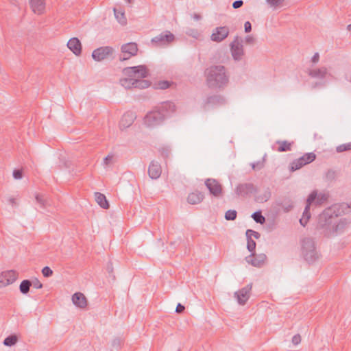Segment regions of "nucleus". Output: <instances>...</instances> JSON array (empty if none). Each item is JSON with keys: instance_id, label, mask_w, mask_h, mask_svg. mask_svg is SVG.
<instances>
[{"instance_id": "1", "label": "nucleus", "mask_w": 351, "mask_h": 351, "mask_svg": "<svg viewBox=\"0 0 351 351\" xmlns=\"http://www.w3.org/2000/svg\"><path fill=\"white\" fill-rule=\"evenodd\" d=\"M176 111L173 103L167 101L162 103L154 110L148 112L144 118L145 124L149 128H154L160 125L165 118Z\"/></svg>"}, {"instance_id": "2", "label": "nucleus", "mask_w": 351, "mask_h": 351, "mask_svg": "<svg viewBox=\"0 0 351 351\" xmlns=\"http://www.w3.org/2000/svg\"><path fill=\"white\" fill-rule=\"evenodd\" d=\"M207 86L210 88H223L229 82V75L222 65H214L205 71Z\"/></svg>"}, {"instance_id": "3", "label": "nucleus", "mask_w": 351, "mask_h": 351, "mask_svg": "<svg viewBox=\"0 0 351 351\" xmlns=\"http://www.w3.org/2000/svg\"><path fill=\"white\" fill-rule=\"evenodd\" d=\"M328 199V195L325 193H319L317 194L316 191H313L308 196L307 200H306V206L305 207V209L303 213V215L302 218L300 219V223L303 226H305V225L307 223L309 218H310V213H309V209L311 204L316 200L317 204H322L324 202H326Z\"/></svg>"}, {"instance_id": "4", "label": "nucleus", "mask_w": 351, "mask_h": 351, "mask_svg": "<svg viewBox=\"0 0 351 351\" xmlns=\"http://www.w3.org/2000/svg\"><path fill=\"white\" fill-rule=\"evenodd\" d=\"M302 254L308 263L314 262L318 258V254L315 250V243L310 238H305L302 242Z\"/></svg>"}, {"instance_id": "5", "label": "nucleus", "mask_w": 351, "mask_h": 351, "mask_svg": "<svg viewBox=\"0 0 351 351\" xmlns=\"http://www.w3.org/2000/svg\"><path fill=\"white\" fill-rule=\"evenodd\" d=\"M147 73V69L144 65L126 67L123 69V74L124 76L132 77L137 80H138L139 78L146 77Z\"/></svg>"}, {"instance_id": "6", "label": "nucleus", "mask_w": 351, "mask_h": 351, "mask_svg": "<svg viewBox=\"0 0 351 351\" xmlns=\"http://www.w3.org/2000/svg\"><path fill=\"white\" fill-rule=\"evenodd\" d=\"M138 52V46L135 43H129L124 44L121 47V53L119 60L125 61L135 56Z\"/></svg>"}, {"instance_id": "7", "label": "nucleus", "mask_w": 351, "mask_h": 351, "mask_svg": "<svg viewBox=\"0 0 351 351\" xmlns=\"http://www.w3.org/2000/svg\"><path fill=\"white\" fill-rule=\"evenodd\" d=\"M19 273L14 270H6L0 273V289L5 288L16 281Z\"/></svg>"}, {"instance_id": "8", "label": "nucleus", "mask_w": 351, "mask_h": 351, "mask_svg": "<svg viewBox=\"0 0 351 351\" xmlns=\"http://www.w3.org/2000/svg\"><path fill=\"white\" fill-rule=\"evenodd\" d=\"M120 83L121 86L125 88H131L133 87L145 88H147L150 85L149 82L147 80H140L129 77H125L123 79H121Z\"/></svg>"}, {"instance_id": "9", "label": "nucleus", "mask_w": 351, "mask_h": 351, "mask_svg": "<svg viewBox=\"0 0 351 351\" xmlns=\"http://www.w3.org/2000/svg\"><path fill=\"white\" fill-rule=\"evenodd\" d=\"M316 158V155L313 153H306L304 154L302 156L293 160L291 164V171H296L302 168L303 166L308 165L313 161H314Z\"/></svg>"}, {"instance_id": "10", "label": "nucleus", "mask_w": 351, "mask_h": 351, "mask_svg": "<svg viewBox=\"0 0 351 351\" xmlns=\"http://www.w3.org/2000/svg\"><path fill=\"white\" fill-rule=\"evenodd\" d=\"M205 185L213 196L218 197L223 195L222 185L217 180L208 178L206 180Z\"/></svg>"}, {"instance_id": "11", "label": "nucleus", "mask_w": 351, "mask_h": 351, "mask_svg": "<svg viewBox=\"0 0 351 351\" xmlns=\"http://www.w3.org/2000/svg\"><path fill=\"white\" fill-rule=\"evenodd\" d=\"M32 12L38 16L43 15L46 12L45 0H28Z\"/></svg>"}, {"instance_id": "12", "label": "nucleus", "mask_w": 351, "mask_h": 351, "mask_svg": "<svg viewBox=\"0 0 351 351\" xmlns=\"http://www.w3.org/2000/svg\"><path fill=\"white\" fill-rule=\"evenodd\" d=\"M252 288V284H249L234 293V296L240 305H244L247 302L250 298Z\"/></svg>"}, {"instance_id": "13", "label": "nucleus", "mask_w": 351, "mask_h": 351, "mask_svg": "<svg viewBox=\"0 0 351 351\" xmlns=\"http://www.w3.org/2000/svg\"><path fill=\"white\" fill-rule=\"evenodd\" d=\"M229 32V28L227 26L216 27L213 31L210 39L214 42H221L228 37Z\"/></svg>"}, {"instance_id": "14", "label": "nucleus", "mask_w": 351, "mask_h": 351, "mask_svg": "<svg viewBox=\"0 0 351 351\" xmlns=\"http://www.w3.org/2000/svg\"><path fill=\"white\" fill-rule=\"evenodd\" d=\"M114 49L110 47H102L93 51V58L96 61H101L112 55Z\"/></svg>"}, {"instance_id": "15", "label": "nucleus", "mask_w": 351, "mask_h": 351, "mask_svg": "<svg viewBox=\"0 0 351 351\" xmlns=\"http://www.w3.org/2000/svg\"><path fill=\"white\" fill-rule=\"evenodd\" d=\"M231 53L234 60H241L243 55V48L241 41L236 38L230 45Z\"/></svg>"}, {"instance_id": "16", "label": "nucleus", "mask_w": 351, "mask_h": 351, "mask_svg": "<svg viewBox=\"0 0 351 351\" xmlns=\"http://www.w3.org/2000/svg\"><path fill=\"white\" fill-rule=\"evenodd\" d=\"M174 40V35L169 32L162 33L160 35L153 38L152 42L158 45H166L171 43Z\"/></svg>"}, {"instance_id": "17", "label": "nucleus", "mask_w": 351, "mask_h": 351, "mask_svg": "<svg viewBox=\"0 0 351 351\" xmlns=\"http://www.w3.org/2000/svg\"><path fill=\"white\" fill-rule=\"evenodd\" d=\"M266 256L264 254H255L246 257V261L254 267H261L266 261Z\"/></svg>"}, {"instance_id": "18", "label": "nucleus", "mask_w": 351, "mask_h": 351, "mask_svg": "<svg viewBox=\"0 0 351 351\" xmlns=\"http://www.w3.org/2000/svg\"><path fill=\"white\" fill-rule=\"evenodd\" d=\"M254 191V186L251 183L239 184L235 189V193L239 196H245L252 193Z\"/></svg>"}, {"instance_id": "19", "label": "nucleus", "mask_w": 351, "mask_h": 351, "mask_svg": "<svg viewBox=\"0 0 351 351\" xmlns=\"http://www.w3.org/2000/svg\"><path fill=\"white\" fill-rule=\"evenodd\" d=\"M72 301L76 306L80 308H84L87 306V300L85 295L80 292L73 295Z\"/></svg>"}, {"instance_id": "20", "label": "nucleus", "mask_w": 351, "mask_h": 351, "mask_svg": "<svg viewBox=\"0 0 351 351\" xmlns=\"http://www.w3.org/2000/svg\"><path fill=\"white\" fill-rule=\"evenodd\" d=\"M310 77L317 79H324L328 74V70L326 67L315 68L308 71Z\"/></svg>"}, {"instance_id": "21", "label": "nucleus", "mask_w": 351, "mask_h": 351, "mask_svg": "<svg viewBox=\"0 0 351 351\" xmlns=\"http://www.w3.org/2000/svg\"><path fill=\"white\" fill-rule=\"evenodd\" d=\"M67 47L75 55L78 56L82 51V45L77 38H71L67 43Z\"/></svg>"}, {"instance_id": "22", "label": "nucleus", "mask_w": 351, "mask_h": 351, "mask_svg": "<svg viewBox=\"0 0 351 351\" xmlns=\"http://www.w3.org/2000/svg\"><path fill=\"white\" fill-rule=\"evenodd\" d=\"M162 169L158 162H152L148 169V173L151 178L157 179L161 175Z\"/></svg>"}, {"instance_id": "23", "label": "nucleus", "mask_w": 351, "mask_h": 351, "mask_svg": "<svg viewBox=\"0 0 351 351\" xmlns=\"http://www.w3.org/2000/svg\"><path fill=\"white\" fill-rule=\"evenodd\" d=\"M135 119V116L132 112L125 113L119 123V126L121 129L127 128L132 124Z\"/></svg>"}, {"instance_id": "24", "label": "nucleus", "mask_w": 351, "mask_h": 351, "mask_svg": "<svg viewBox=\"0 0 351 351\" xmlns=\"http://www.w3.org/2000/svg\"><path fill=\"white\" fill-rule=\"evenodd\" d=\"M204 195L202 192L195 191L189 194L187 202L190 204H197L202 202Z\"/></svg>"}, {"instance_id": "25", "label": "nucleus", "mask_w": 351, "mask_h": 351, "mask_svg": "<svg viewBox=\"0 0 351 351\" xmlns=\"http://www.w3.org/2000/svg\"><path fill=\"white\" fill-rule=\"evenodd\" d=\"M95 199L98 204L103 208L107 209L109 208V204L106 199V196L101 193H95Z\"/></svg>"}, {"instance_id": "26", "label": "nucleus", "mask_w": 351, "mask_h": 351, "mask_svg": "<svg viewBox=\"0 0 351 351\" xmlns=\"http://www.w3.org/2000/svg\"><path fill=\"white\" fill-rule=\"evenodd\" d=\"M277 143L279 145L277 148V151L279 152L290 151L293 144V143H290L287 141H278Z\"/></svg>"}, {"instance_id": "27", "label": "nucleus", "mask_w": 351, "mask_h": 351, "mask_svg": "<svg viewBox=\"0 0 351 351\" xmlns=\"http://www.w3.org/2000/svg\"><path fill=\"white\" fill-rule=\"evenodd\" d=\"M32 285V283L30 280H23L19 285V290H20L21 293L23 294H27L29 291V289Z\"/></svg>"}, {"instance_id": "28", "label": "nucleus", "mask_w": 351, "mask_h": 351, "mask_svg": "<svg viewBox=\"0 0 351 351\" xmlns=\"http://www.w3.org/2000/svg\"><path fill=\"white\" fill-rule=\"evenodd\" d=\"M114 13L116 19L119 21V23L123 25H126L127 19L125 16V13L123 11H119L116 8H114Z\"/></svg>"}, {"instance_id": "29", "label": "nucleus", "mask_w": 351, "mask_h": 351, "mask_svg": "<svg viewBox=\"0 0 351 351\" xmlns=\"http://www.w3.org/2000/svg\"><path fill=\"white\" fill-rule=\"evenodd\" d=\"M19 340V337L16 335H12L6 337L3 341V344L6 346H14Z\"/></svg>"}, {"instance_id": "30", "label": "nucleus", "mask_w": 351, "mask_h": 351, "mask_svg": "<svg viewBox=\"0 0 351 351\" xmlns=\"http://www.w3.org/2000/svg\"><path fill=\"white\" fill-rule=\"evenodd\" d=\"M35 199L38 204L40 205L42 208H45L48 206L47 199L45 198V195L40 193L35 194Z\"/></svg>"}, {"instance_id": "31", "label": "nucleus", "mask_w": 351, "mask_h": 351, "mask_svg": "<svg viewBox=\"0 0 351 351\" xmlns=\"http://www.w3.org/2000/svg\"><path fill=\"white\" fill-rule=\"evenodd\" d=\"M115 162V156L113 154H109L106 157L104 158L103 165L106 167Z\"/></svg>"}, {"instance_id": "32", "label": "nucleus", "mask_w": 351, "mask_h": 351, "mask_svg": "<svg viewBox=\"0 0 351 351\" xmlns=\"http://www.w3.org/2000/svg\"><path fill=\"white\" fill-rule=\"evenodd\" d=\"M252 218L254 220L259 223H264L265 221V217L262 215L261 212H256L252 215Z\"/></svg>"}, {"instance_id": "33", "label": "nucleus", "mask_w": 351, "mask_h": 351, "mask_svg": "<svg viewBox=\"0 0 351 351\" xmlns=\"http://www.w3.org/2000/svg\"><path fill=\"white\" fill-rule=\"evenodd\" d=\"M337 152H343L345 151H348L351 149V142L340 145L337 147Z\"/></svg>"}, {"instance_id": "34", "label": "nucleus", "mask_w": 351, "mask_h": 351, "mask_svg": "<svg viewBox=\"0 0 351 351\" xmlns=\"http://www.w3.org/2000/svg\"><path fill=\"white\" fill-rule=\"evenodd\" d=\"M266 1L270 6L278 8L282 5L284 0H266Z\"/></svg>"}, {"instance_id": "35", "label": "nucleus", "mask_w": 351, "mask_h": 351, "mask_svg": "<svg viewBox=\"0 0 351 351\" xmlns=\"http://www.w3.org/2000/svg\"><path fill=\"white\" fill-rule=\"evenodd\" d=\"M237 217V212L234 210H229L225 214L227 220H234Z\"/></svg>"}, {"instance_id": "36", "label": "nucleus", "mask_w": 351, "mask_h": 351, "mask_svg": "<svg viewBox=\"0 0 351 351\" xmlns=\"http://www.w3.org/2000/svg\"><path fill=\"white\" fill-rule=\"evenodd\" d=\"M247 247L250 252H252L255 250L256 243L254 240L252 239V238H250V237H247Z\"/></svg>"}, {"instance_id": "37", "label": "nucleus", "mask_w": 351, "mask_h": 351, "mask_svg": "<svg viewBox=\"0 0 351 351\" xmlns=\"http://www.w3.org/2000/svg\"><path fill=\"white\" fill-rule=\"evenodd\" d=\"M220 100L221 99L218 96L210 97L207 99L206 104L218 103Z\"/></svg>"}, {"instance_id": "38", "label": "nucleus", "mask_w": 351, "mask_h": 351, "mask_svg": "<svg viewBox=\"0 0 351 351\" xmlns=\"http://www.w3.org/2000/svg\"><path fill=\"white\" fill-rule=\"evenodd\" d=\"M253 236L254 238L258 239L260 237V234L258 232L252 230H247L246 231V237L251 238V237Z\"/></svg>"}, {"instance_id": "39", "label": "nucleus", "mask_w": 351, "mask_h": 351, "mask_svg": "<svg viewBox=\"0 0 351 351\" xmlns=\"http://www.w3.org/2000/svg\"><path fill=\"white\" fill-rule=\"evenodd\" d=\"M42 273L45 277H49L53 274V271L49 267H45L42 269Z\"/></svg>"}, {"instance_id": "40", "label": "nucleus", "mask_w": 351, "mask_h": 351, "mask_svg": "<svg viewBox=\"0 0 351 351\" xmlns=\"http://www.w3.org/2000/svg\"><path fill=\"white\" fill-rule=\"evenodd\" d=\"M301 336L299 334L294 335L292 338V343L293 345L297 346L301 342Z\"/></svg>"}, {"instance_id": "41", "label": "nucleus", "mask_w": 351, "mask_h": 351, "mask_svg": "<svg viewBox=\"0 0 351 351\" xmlns=\"http://www.w3.org/2000/svg\"><path fill=\"white\" fill-rule=\"evenodd\" d=\"M13 177L16 180L21 179L23 177V173L21 170L16 169L13 171Z\"/></svg>"}, {"instance_id": "42", "label": "nucleus", "mask_w": 351, "mask_h": 351, "mask_svg": "<svg viewBox=\"0 0 351 351\" xmlns=\"http://www.w3.org/2000/svg\"><path fill=\"white\" fill-rule=\"evenodd\" d=\"M8 202H9L10 204H11L13 206H16L18 204L17 199L16 197H8Z\"/></svg>"}, {"instance_id": "43", "label": "nucleus", "mask_w": 351, "mask_h": 351, "mask_svg": "<svg viewBox=\"0 0 351 351\" xmlns=\"http://www.w3.org/2000/svg\"><path fill=\"white\" fill-rule=\"evenodd\" d=\"M243 4V1L241 0H238V1H234L233 3H232V7L234 8V9H237V8H239L240 7H241Z\"/></svg>"}, {"instance_id": "44", "label": "nucleus", "mask_w": 351, "mask_h": 351, "mask_svg": "<svg viewBox=\"0 0 351 351\" xmlns=\"http://www.w3.org/2000/svg\"><path fill=\"white\" fill-rule=\"evenodd\" d=\"M319 60V55L318 53H315L311 58V61L313 63H317Z\"/></svg>"}, {"instance_id": "45", "label": "nucleus", "mask_w": 351, "mask_h": 351, "mask_svg": "<svg viewBox=\"0 0 351 351\" xmlns=\"http://www.w3.org/2000/svg\"><path fill=\"white\" fill-rule=\"evenodd\" d=\"M244 27L245 32H250L252 29V25L249 21L245 23Z\"/></svg>"}, {"instance_id": "46", "label": "nucleus", "mask_w": 351, "mask_h": 351, "mask_svg": "<svg viewBox=\"0 0 351 351\" xmlns=\"http://www.w3.org/2000/svg\"><path fill=\"white\" fill-rule=\"evenodd\" d=\"M185 308L181 304H178L176 306V311L178 313H181L184 311Z\"/></svg>"}, {"instance_id": "47", "label": "nucleus", "mask_w": 351, "mask_h": 351, "mask_svg": "<svg viewBox=\"0 0 351 351\" xmlns=\"http://www.w3.org/2000/svg\"><path fill=\"white\" fill-rule=\"evenodd\" d=\"M254 38L253 36H247L246 38H245V43H248V44H252L254 43Z\"/></svg>"}, {"instance_id": "48", "label": "nucleus", "mask_w": 351, "mask_h": 351, "mask_svg": "<svg viewBox=\"0 0 351 351\" xmlns=\"http://www.w3.org/2000/svg\"><path fill=\"white\" fill-rule=\"evenodd\" d=\"M160 88L162 89H165L169 87V83L168 82H162L159 84Z\"/></svg>"}, {"instance_id": "49", "label": "nucleus", "mask_w": 351, "mask_h": 351, "mask_svg": "<svg viewBox=\"0 0 351 351\" xmlns=\"http://www.w3.org/2000/svg\"><path fill=\"white\" fill-rule=\"evenodd\" d=\"M34 287L36 288V289H40L43 287V285L42 283H40V282H37L35 285H34Z\"/></svg>"}, {"instance_id": "50", "label": "nucleus", "mask_w": 351, "mask_h": 351, "mask_svg": "<svg viewBox=\"0 0 351 351\" xmlns=\"http://www.w3.org/2000/svg\"><path fill=\"white\" fill-rule=\"evenodd\" d=\"M193 18L195 19V20H199L201 19V16L198 14H194L193 16Z\"/></svg>"}, {"instance_id": "51", "label": "nucleus", "mask_w": 351, "mask_h": 351, "mask_svg": "<svg viewBox=\"0 0 351 351\" xmlns=\"http://www.w3.org/2000/svg\"><path fill=\"white\" fill-rule=\"evenodd\" d=\"M326 215H328V213H327V211H325L322 215H320V219L324 217H326Z\"/></svg>"}, {"instance_id": "52", "label": "nucleus", "mask_w": 351, "mask_h": 351, "mask_svg": "<svg viewBox=\"0 0 351 351\" xmlns=\"http://www.w3.org/2000/svg\"><path fill=\"white\" fill-rule=\"evenodd\" d=\"M252 169H253L254 170H255V169H256V165H255V164H252Z\"/></svg>"}, {"instance_id": "53", "label": "nucleus", "mask_w": 351, "mask_h": 351, "mask_svg": "<svg viewBox=\"0 0 351 351\" xmlns=\"http://www.w3.org/2000/svg\"><path fill=\"white\" fill-rule=\"evenodd\" d=\"M348 29L351 32V24L348 26Z\"/></svg>"}, {"instance_id": "54", "label": "nucleus", "mask_w": 351, "mask_h": 351, "mask_svg": "<svg viewBox=\"0 0 351 351\" xmlns=\"http://www.w3.org/2000/svg\"><path fill=\"white\" fill-rule=\"evenodd\" d=\"M128 3H130L132 2V0H125Z\"/></svg>"}]
</instances>
